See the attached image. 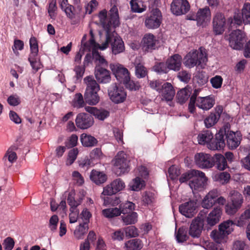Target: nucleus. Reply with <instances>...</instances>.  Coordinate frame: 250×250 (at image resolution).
Masks as SVG:
<instances>
[{
  "label": "nucleus",
  "mask_w": 250,
  "mask_h": 250,
  "mask_svg": "<svg viewBox=\"0 0 250 250\" xmlns=\"http://www.w3.org/2000/svg\"><path fill=\"white\" fill-rule=\"evenodd\" d=\"M57 9L56 0H51L49 3L48 13L50 18L55 20L56 17L55 11Z\"/></svg>",
  "instance_id": "nucleus-52"
},
{
  "label": "nucleus",
  "mask_w": 250,
  "mask_h": 250,
  "mask_svg": "<svg viewBox=\"0 0 250 250\" xmlns=\"http://www.w3.org/2000/svg\"><path fill=\"white\" fill-rule=\"evenodd\" d=\"M241 13L245 19L246 23H250V3L246 2L244 4Z\"/></svg>",
  "instance_id": "nucleus-53"
},
{
  "label": "nucleus",
  "mask_w": 250,
  "mask_h": 250,
  "mask_svg": "<svg viewBox=\"0 0 250 250\" xmlns=\"http://www.w3.org/2000/svg\"><path fill=\"white\" fill-rule=\"evenodd\" d=\"M90 178L95 184L100 185L106 181L107 176L103 172L93 169L91 172Z\"/></svg>",
  "instance_id": "nucleus-32"
},
{
  "label": "nucleus",
  "mask_w": 250,
  "mask_h": 250,
  "mask_svg": "<svg viewBox=\"0 0 250 250\" xmlns=\"http://www.w3.org/2000/svg\"><path fill=\"white\" fill-rule=\"evenodd\" d=\"M102 214L107 218H112L120 215L121 211L117 208H109L103 209Z\"/></svg>",
  "instance_id": "nucleus-44"
},
{
  "label": "nucleus",
  "mask_w": 250,
  "mask_h": 250,
  "mask_svg": "<svg viewBox=\"0 0 250 250\" xmlns=\"http://www.w3.org/2000/svg\"><path fill=\"white\" fill-rule=\"evenodd\" d=\"M210 83L212 86L214 88H220L223 83V78L221 76L216 75L210 79Z\"/></svg>",
  "instance_id": "nucleus-60"
},
{
  "label": "nucleus",
  "mask_w": 250,
  "mask_h": 250,
  "mask_svg": "<svg viewBox=\"0 0 250 250\" xmlns=\"http://www.w3.org/2000/svg\"><path fill=\"white\" fill-rule=\"evenodd\" d=\"M183 60V62H207L208 51L204 46L199 47L198 49H191L184 56Z\"/></svg>",
  "instance_id": "nucleus-5"
},
{
  "label": "nucleus",
  "mask_w": 250,
  "mask_h": 250,
  "mask_svg": "<svg viewBox=\"0 0 250 250\" xmlns=\"http://www.w3.org/2000/svg\"><path fill=\"white\" fill-rule=\"evenodd\" d=\"M4 250H12L15 245L14 239L11 237L6 238L2 243Z\"/></svg>",
  "instance_id": "nucleus-59"
},
{
  "label": "nucleus",
  "mask_w": 250,
  "mask_h": 250,
  "mask_svg": "<svg viewBox=\"0 0 250 250\" xmlns=\"http://www.w3.org/2000/svg\"><path fill=\"white\" fill-rule=\"evenodd\" d=\"M181 5H183L187 10V6L188 5V0H173L170 5V10L172 14L176 16L183 15V11L181 10Z\"/></svg>",
  "instance_id": "nucleus-26"
},
{
  "label": "nucleus",
  "mask_w": 250,
  "mask_h": 250,
  "mask_svg": "<svg viewBox=\"0 0 250 250\" xmlns=\"http://www.w3.org/2000/svg\"><path fill=\"white\" fill-rule=\"evenodd\" d=\"M155 71L159 73H167L169 71L167 63H156L153 67Z\"/></svg>",
  "instance_id": "nucleus-56"
},
{
  "label": "nucleus",
  "mask_w": 250,
  "mask_h": 250,
  "mask_svg": "<svg viewBox=\"0 0 250 250\" xmlns=\"http://www.w3.org/2000/svg\"><path fill=\"white\" fill-rule=\"evenodd\" d=\"M234 226L235 224L231 220H228L219 225L218 230H213L211 235L217 244H211L210 250H222L220 244L224 241L226 236L233 230Z\"/></svg>",
  "instance_id": "nucleus-1"
},
{
  "label": "nucleus",
  "mask_w": 250,
  "mask_h": 250,
  "mask_svg": "<svg viewBox=\"0 0 250 250\" xmlns=\"http://www.w3.org/2000/svg\"><path fill=\"white\" fill-rule=\"evenodd\" d=\"M135 207V204L132 202H126L121 204L119 209L121 211V214L122 213L123 215H125L127 213L133 212Z\"/></svg>",
  "instance_id": "nucleus-43"
},
{
  "label": "nucleus",
  "mask_w": 250,
  "mask_h": 250,
  "mask_svg": "<svg viewBox=\"0 0 250 250\" xmlns=\"http://www.w3.org/2000/svg\"><path fill=\"white\" fill-rule=\"evenodd\" d=\"M223 111V106L220 105H217L214 110L205 119L204 123L206 126L209 128L214 125L220 119Z\"/></svg>",
  "instance_id": "nucleus-17"
},
{
  "label": "nucleus",
  "mask_w": 250,
  "mask_h": 250,
  "mask_svg": "<svg viewBox=\"0 0 250 250\" xmlns=\"http://www.w3.org/2000/svg\"><path fill=\"white\" fill-rule=\"evenodd\" d=\"M196 165L201 168H209L212 167V156L204 153H198L194 156Z\"/></svg>",
  "instance_id": "nucleus-18"
},
{
  "label": "nucleus",
  "mask_w": 250,
  "mask_h": 250,
  "mask_svg": "<svg viewBox=\"0 0 250 250\" xmlns=\"http://www.w3.org/2000/svg\"><path fill=\"white\" fill-rule=\"evenodd\" d=\"M84 101L82 94L78 93L75 94L73 101V106L77 108L83 107L84 106Z\"/></svg>",
  "instance_id": "nucleus-50"
},
{
  "label": "nucleus",
  "mask_w": 250,
  "mask_h": 250,
  "mask_svg": "<svg viewBox=\"0 0 250 250\" xmlns=\"http://www.w3.org/2000/svg\"><path fill=\"white\" fill-rule=\"evenodd\" d=\"M212 167L214 166L219 170H224L228 167L227 161L224 155L216 154L212 157Z\"/></svg>",
  "instance_id": "nucleus-25"
},
{
  "label": "nucleus",
  "mask_w": 250,
  "mask_h": 250,
  "mask_svg": "<svg viewBox=\"0 0 250 250\" xmlns=\"http://www.w3.org/2000/svg\"><path fill=\"white\" fill-rule=\"evenodd\" d=\"M207 211L201 210L199 216L192 220L189 229V234L193 238L200 237L204 227V217L206 215Z\"/></svg>",
  "instance_id": "nucleus-9"
},
{
  "label": "nucleus",
  "mask_w": 250,
  "mask_h": 250,
  "mask_svg": "<svg viewBox=\"0 0 250 250\" xmlns=\"http://www.w3.org/2000/svg\"><path fill=\"white\" fill-rule=\"evenodd\" d=\"M112 52L117 55L124 52L125 50L124 42L119 36L114 37V41L111 43Z\"/></svg>",
  "instance_id": "nucleus-30"
},
{
  "label": "nucleus",
  "mask_w": 250,
  "mask_h": 250,
  "mask_svg": "<svg viewBox=\"0 0 250 250\" xmlns=\"http://www.w3.org/2000/svg\"><path fill=\"white\" fill-rule=\"evenodd\" d=\"M250 219V208L247 209L241 214L238 221V226H243Z\"/></svg>",
  "instance_id": "nucleus-55"
},
{
  "label": "nucleus",
  "mask_w": 250,
  "mask_h": 250,
  "mask_svg": "<svg viewBox=\"0 0 250 250\" xmlns=\"http://www.w3.org/2000/svg\"><path fill=\"white\" fill-rule=\"evenodd\" d=\"M222 214V209L220 207L215 208L207 218V224L211 227L219 222Z\"/></svg>",
  "instance_id": "nucleus-27"
},
{
  "label": "nucleus",
  "mask_w": 250,
  "mask_h": 250,
  "mask_svg": "<svg viewBox=\"0 0 250 250\" xmlns=\"http://www.w3.org/2000/svg\"><path fill=\"white\" fill-rule=\"evenodd\" d=\"M122 218L125 225L134 224L137 222L138 214L135 212L127 213L122 215Z\"/></svg>",
  "instance_id": "nucleus-41"
},
{
  "label": "nucleus",
  "mask_w": 250,
  "mask_h": 250,
  "mask_svg": "<svg viewBox=\"0 0 250 250\" xmlns=\"http://www.w3.org/2000/svg\"><path fill=\"white\" fill-rule=\"evenodd\" d=\"M130 5L131 10L133 12L141 13L145 11L144 8H141L138 2V0H130Z\"/></svg>",
  "instance_id": "nucleus-61"
},
{
  "label": "nucleus",
  "mask_w": 250,
  "mask_h": 250,
  "mask_svg": "<svg viewBox=\"0 0 250 250\" xmlns=\"http://www.w3.org/2000/svg\"><path fill=\"white\" fill-rule=\"evenodd\" d=\"M176 240L178 242L186 241L188 236L187 235V230L183 227L180 228L176 232Z\"/></svg>",
  "instance_id": "nucleus-46"
},
{
  "label": "nucleus",
  "mask_w": 250,
  "mask_h": 250,
  "mask_svg": "<svg viewBox=\"0 0 250 250\" xmlns=\"http://www.w3.org/2000/svg\"><path fill=\"white\" fill-rule=\"evenodd\" d=\"M211 14L209 7L206 6L199 8L196 12V25L202 28L207 27L211 21Z\"/></svg>",
  "instance_id": "nucleus-11"
},
{
  "label": "nucleus",
  "mask_w": 250,
  "mask_h": 250,
  "mask_svg": "<svg viewBox=\"0 0 250 250\" xmlns=\"http://www.w3.org/2000/svg\"><path fill=\"white\" fill-rule=\"evenodd\" d=\"M88 229V225L86 223H80L74 231L75 237L77 239H83L84 235Z\"/></svg>",
  "instance_id": "nucleus-40"
},
{
  "label": "nucleus",
  "mask_w": 250,
  "mask_h": 250,
  "mask_svg": "<svg viewBox=\"0 0 250 250\" xmlns=\"http://www.w3.org/2000/svg\"><path fill=\"white\" fill-rule=\"evenodd\" d=\"M75 123L78 128L85 129L89 128L93 125L94 120L91 115L85 113H80L76 117Z\"/></svg>",
  "instance_id": "nucleus-15"
},
{
  "label": "nucleus",
  "mask_w": 250,
  "mask_h": 250,
  "mask_svg": "<svg viewBox=\"0 0 250 250\" xmlns=\"http://www.w3.org/2000/svg\"><path fill=\"white\" fill-rule=\"evenodd\" d=\"M91 216L90 212L87 208H84L79 216L83 220V223H86V224L88 225Z\"/></svg>",
  "instance_id": "nucleus-64"
},
{
  "label": "nucleus",
  "mask_w": 250,
  "mask_h": 250,
  "mask_svg": "<svg viewBox=\"0 0 250 250\" xmlns=\"http://www.w3.org/2000/svg\"><path fill=\"white\" fill-rule=\"evenodd\" d=\"M78 154V150L77 148L71 149L68 154V158L66 162V165H71L76 159Z\"/></svg>",
  "instance_id": "nucleus-54"
},
{
  "label": "nucleus",
  "mask_w": 250,
  "mask_h": 250,
  "mask_svg": "<svg viewBox=\"0 0 250 250\" xmlns=\"http://www.w3.org/2000/svg\"><path fill=\"white\" fill-rule=\"evenodd\" d=\"M125 236L128 238L136 237L138 236V229L134 226H130L124 229Z\"/></svg>",
  "instance_id": "nucleus-48"
},
{
  "label": "nucleus",
  "mask_w": 250,
  "mask_h": 250,
  "mask_svg": "<svg viewBox=\"0 0 250 250\" xmlns=\"http://www.w3.org/2000/svg\"><path fill=\"white\" fill-rule=\"evenodd\" d=\"M92 56H93V60H95V62H107L104 58L101 56V53L98 51V49L93 48L92 49Z\"/></svg>",
  "instance_id": "nucleus-57"
},
{
  "label": "nucleus",
  "mask_w": 250,
  "mask_h": 250,
  "mask_svg": "<svg viewBox=\"0 0 250 250\" xmlns=\"http://www.w3.org/2000/svg\"><path fill=\"white\" fill-rule=\"evenodd\" d=\"M145 186V182L140 177H137L132 181L131 188L132 190L139 191Z\"/></svg>",
  "instance_id": "nucleus-51"
},
{
  "label": "nucleus",
  "mask_w": 250,
  "mask_h": 250,
  "mask_svg": "<svg viewBox=\"0 0 250 250\" xmlns=\"http://www.w3.org/2000/svg\"><path fill=\"white\" fill-rule=\"evenodd\" d=\"M228 132L225 134L226 145L230 149L236 148L240 145L241 141V135L239 132H234L228 129Z\"/></svg>",
  "instance_id": "nucleus-14"
},
{
  "label": "nucleus",
  "mask_w": 250,
  "mask_h": 250,
  "mask_svg": "<svg viewBox=\"0 0 250 250\" xmlns=\"http://www.w3.org/2000/svg\"><path fill=\"white\" fill-rule=\"evenodd\" d=\"M169 177L174 180L180 174V170L174 165L171 166L168 170Z\"/></svg>",
  "instance_id": "nucleus-62"
},
{
  "label": "nucleus",
  "mask_w": 250,
  "mask_h": 250,
  "mask_svg": "<svg viewBox=\"0 0 250 250\" xmlns=\"http://www.w3.org/2000/svg\"><path fill=\"white\" fill-rule=\"evenodd\" d=\"M247 40L246 34L240 29L232 30L229 34V46L234 50H242Z\"/></svg>",
  "instance_id": "nucleus-3"
},
{
  "label": "nucleus",
  "mask_w": 250,
  "mask_h": 250,
  "mask_svg": "<svg viewBox=\"0 0 250 250\" xmlns=\"http://www.w3.org/2000/svg\"><path fill=\"white\" fill-rule=\"evenodd\" d=\"M59 3L61 9L65 12L67 17L71 20L73 19L75 17L74 11L75 7L69 4L68 0H59Z\"/></svg>",
  "instance_id": "nucleus-29"
},
{
  "label": "nucleus",
  "mask_w": 250,
  "mask_h": 250,
  "mask_svg": "<svg viewBox=\"0 0 250 250\" xmlns=\"http://www.w3.org/2000/svg\"><path fill=\"white\" fill-rule=\"evenodd\" d=\"M163 99L167 101H171L175 95V91L172 84L168 82L163 84L162 88L159 92Z\"/></svg>",
  "instance_id": "nucleus-24"
},
{
  "label": "nucleus",
  "mask_w": 250,
  "mask_h": 250,
  "mask_svg": "<svg viewBox=\"0 0 250 250\" xmlns=\"http://www.w3.org/2000/svg\"><path fill=\"white\" fill-rule=\"evenodd\" d=\"M78 140V136L75 134L72 135L67 141L65 142V146L68 148H72L77 144Z\"/></svg>",
  "instance_id": "nucleus-63"
},
{
  "label": "nucleus",
  "mask_w": 250,
  "mask_h": 250,
  "mask_svg": "<svg viewBox=\"0 0 250 250\" xmlns=\"http://www.w3.org/2000/svg\"><path fill=\"white\" fill-rule=\"evenodd\" d=\"M196 204L192 201L186 202L179 207L180 212L188 218L193 217L196 213Z\"/></svg>",
  "instance_id": "nucleus-22"
},
{
  "label": "nucleus",
  "mask_w": 250,
  "mask_h": 250,
  "mask_svg": "<svg viewBox=\"0 0 250 250\" xmlns=\"http://www.w3.org/2000/svg\"><path fill=\"white\" fill-rule=\"evenodd\" d=\"M142 43L145 50L149 51L154 50L156 45L155 37L151 33L146 34L142 39Z\"/></svg>",
  "instance_id": "nucleus-28"
},
{
  "label": "nucleus",
  "mask_w": 250,
  "mask_h": 250,
  "mask_svg": "<svg viewBox=\"0 0 250 250\" xmlns=\"http://www.w3.org/2000/svg\"><path fill=\"white\" fill-rule=\"evenodd\" d=\"M108 94L110 100L116 104L124 103L127 97L125 88L116 83H112L108 87Z\"/></svg>",
  "instance_id": "nucleus-6"
},
{
  "label": "nucleus",
  "mask_w": 250,
  "mask_h": 250,
  "mask_svg": "<svg viewBox=\"0 0 250 250\" xmlns=\"http://www.w3.org/2000/svg\"><path fill=\"white\" fill-rule=\"evenodd\" d=\"M192 174H193V177L189 182L190 188L197 190L204 188L208 180L205 174L201 171L193 169Z\"/></svg>",
  "instance_id": "nucleus-12"
},
{
  "label": "nucleus",
  "mask_w": 250,
  "mask_h": 250,
  "mask_svg": "<svg viewBox=\"0 0 250 250\" xmlns=\"http://www.w3.org/2000/svg\"><path fill=\"white\" fill-rule=\"evenodd\" d=\"M162 21V13L159 9L156 8L152 9L150 16L146 18L145 24L147 29H156L160 26Z\"/></svg>",
  "instance_id": "nucleus-10"
},
{
  "label": "nucleus",
  "mask_w": 250,
  "mask_h": 250,
  "mask_svg": "<svg viewBox=\"0 0 250 250\" xmlns=\"http://www.w3.org/2000/svg\"><path fill=\"white\" fill-rule=\"evenodd\" d=\"M215 104V100L211 96L198 97L196 102V106L204 110H208Z\"/></svg>",
  "instance_id": "nucleus-23"
},
{
  "label": "nucleus",
  "mask_w": 250,
  "mask_h": 250,
  "mask_svg": "<svg viewBox=\"0 0 250 250\" xmlns=\"http://www.w3.org/2000/svg\"><path fill=\"white\" fill-rule=\"evenodd\" d=\"M227 20L224 13L217 12L212 20V31L215 36L222 35L225 31Z\"/></svg>",
  "instance_id": "nucleus-8"
},
{
  "label": "nucleus",
  "mask_w": 250,
  "mask_h": 250,
  "mask_svg": "<svg viewBox=\"0 0 250 250\" xmlns=\"http://www.w3.org/2000/svg\"><path fill=\"white\" fill-rule=\"evenodd\" d=\"M129 162L126 159V155L123 151H120L116 156L115 166L120 170L118 174L125 173L129 170Z\"/></svg>",
  "instance_id": "nucleus-19"
},
{
  "label": "nucleus",
  "mask_w": 250,
  "mask_h": 250,
  "mask_svg": "<svg viewBox=\"0 0 250 250\" xmlns=\"http://www.w3.org/2000/svg\"><path fill=\"white\" fill-rule=\"evenodd\" d=\"M231 202L225 207L226 212L228 214H235L241 208L243 202L242 195L237 191H232L230 193Z\"/></svg>",
  "instance_id": "nucleus-7"
},
{
  "label": "nucleus",
  "mask_w": 250,
  "mask_h": 250,
  "mask_svg": "<svg viewBox=\"0 0 250 250\" xmlns=\"http://www.w3.org/2000/svg\"><path fill=\"white\" fill-rule=\"evenodd\" d=\"M75 191L72 190L69 193L67 198V203L70 206V211H74V209H76L77 207L80 205L82 202V198H80L79 199L76 200L75 199Z\"/></svg>",
  "instance_id": "nucleus-38"
},
{
  "label": "nucleus",
  "mask_w": 250,
  "mask_h": 250,
  "mask_svg": "<svg viewBox=\"0 0 250 250\" xmlns=\"http://www.w3.org/2000/svg\"><path fill=\"white\" fill-rule=\"evenodd\" d=\"M110 68L120 83H123L125 81L128 80L130 76L128 70L120 63H110Z\"/></svg>",
  "instance_id": "nucleus-13"
},
{
  "label": "nucleus",
  "mask_w": 250,
  "mask_h": 250,
  "mask_svg": "<svg viewBox=\"0 0 250 250\" xmlns=\"http://www.w3.org/2000/svg\"><path fill=\"white\" fill-rule=\"evenodd\" d=\"M30 54L28 57L29 62H42L41 59L38 57L39 45L36 37L31 36L29 40Z\"/></svg>",
  "instance_id": "nucleus-20"
},
{
  "label": "nucleus",
  "mask_w": 250,
  "mask_h": 250,
  "mask_svg": "<svg viewBox=\"0 0 250 250\" xmlns=\"http://www.w3.org/2000/svg\"><path fill=\"white\" fill-rule=\"evenodd\" d=\"M227 22L229 24V30L232 27V24H236L238 26L242 25L243 23L245 24H248L246 23L245 19L243 18L242 13H234L233 18L229 17L228 18Z\"/></svg>",
  "instance_id": "nucleus-34"
},
{
  "label": "nucleus",
  "mask_w": 250,
  "mask_h": 250,
  "mask_svg": "<svg viewBox=\"0 0 250 250\" xmlns=\"http://www.w3.org/2000/svg\"><path fill=\"white\" fill-rule=\"evenodd\" d=\"M125 247L127 250H140L143 247V244L140 239H133L125 242Z\"/></svg>",
  "instance_id": "nucleus-39"
},
{
  "label": "nucleus",
  "mask_w": 250,
  "mask_h": 250,
  "mask_svg": "<svg viewBox=\"0 0 250 250\" xmlns=\"http://www.w3.org/2000/svg\"><path fill=\"white\" fill-rule=\"evenodd\" d=\"M213 139L212 133L208 130H203L198 136V141L199 144L207 145L208 148V145Z\"/></svg>",
  "instance_id": "nucleus-33"
},
{
  "label": "nucleus",
  "mask_w": 250,
  "mask_h": 250,
  "mask_svg": "<svg viewBox=\"0 0 250 250\" xmlns=\"http://www.w3.org/2000/svg\"><path fill=\"white\" fill-rule=\"evenodd\" d=\"M81 141L82 145L86 147H92L98 143L97 140L90 135L83 133L81 136Z\"/></svg>",
  "instance_id": "nucleus-36"
},
{
  "label": "nucleus",
  "mask_w": 250,
  "mask_h": 250,
  "mask_svg": "<svg viewBox=\"0 0 250 250\" xmlns=\"http://www.w3.org/2000/svg\"><path fill=\"white\" fill-rule=\"evenodd\" d=\"M84 81L86 84L84 94V100L90 105H95L100 100V97L97 93L100 90V86L92 77H85Z\"/></svg>",
  "instance_id": "nucleus-2"
},
{
  "label": "nucleus",
  "mask_w": 250,
  "mask_h": 250,
  "mask_svg": "<svg viewBox=\"0 0 250 250\" xmlns=\"http://www.w3.org/2000/svg\"><path fill=\"white\" fill-rule=\"evenodd\" d=\"M214 180L217 182H219L222 185L227 184L229 182L230 175L228 172H221L218 173L214 176Z\"/></svg>",
  "instance_id": "nucleus-42"
},
{
  "label": "nucleus",
  "mask_w": 250,
  "mask_h": 250,
  "mask_svg": "<svg viewBox=\"0 0 250 250\" xmlns=\"http://www.w3.org/2000/svg\"><path fill=\"white\" fill-rule=\"evenodd\" d=\"M125 188L124 182L120 178L116 179L104 188L102 194L104 195H112L122 190Z\"/></svg>",
  "instance_id": "nucleus-16"
},
{
  "label": "nucleus",
  "mask_w": 250,
  "mask_h": 250,
  "mask_svg": "<svg viewBox=\"0 0 250 250\" xmlns=\"http://www.w3.org/2000/svg\"><path fill=\"white\" fill-rule=\"evenodd\" d=\"M110 20L112 22L113 27L116 28L120 25L118 9L116 5H114L109 10Z\"/></svg>",
  "instance_id": "nucleus-37"
},
{
  "label": "nucleus",
  "mask_w": 250,
  "mask_h": 250,
  "mask_svg": "<svg viewBox=\"0 0 250 250\" xmlns=\"http://www.w3.org/2000/svg\"><path fill=\"white\" fill-rule=\"evenodd\" d=\"M95 75L97 80L100 83H106L111 80L109 71L102 67L100 63L95 66Z\"/></svg>",
  "instance_id": "nucleus-21"
},
{
  "label": "nucleus",
  "mask_w": 250,
  "mask_h": 250,
  "mask_svg": "<svg viewBox=\"0 0 250 250\" xmlns=\"http://www.w3.org/2000/svg\"><path fill=\"white\" fill-rule=\"evenodd\" d=\"M147 74L146 68L142 63H137L135 66V75L138 78L145 77Z\"/></svg>",
  "instance_id": "nucleus-49"
},
{
  "label": "nucleus",
  "mask_w": 250,
  "mask_h": 250,
  "mask_svg": "<svg viewBox=\"0 0 250 250\" xmlns=\"http://www.w3.org/2000/svg\"><path fill=\"white\" fill-rule=\"evenodd\" d=\"M191 94V89L189 87H187L179 91L177 94V102L180 104L185 103L189 98Z\"/></svg>",
  "instance_id": "nucleus-35"
},
{
  "label": "nucleus",
  "mask_w": 250,
  "mask_h": 250,
  "mask_svg": "<svg viewBox=\"0 0 250 250\" xmlns=\"http://www.w3.org/2000/svg\"><path fill=\"white\" fill-rule=\"evenodd\" d=\"M86 110L92 114L95 118L100 120H104L109 116V112L104 109H98L94 107L88 106L85 108Z\"/></svg>",
  "instance_id": "nucleus-31"
},
{
  "label": "nucleus",
  "mask_w": 250,
  "mask_h": 250,
  "mask_svg": "<svg viewBox=\"0 0 250 250\" xmlns=\"http://www.w3.org/2000/svg\"><path fill=\"white\" fill-rule=\"evenodd\" d=\"M24 47V42L22 41L19 39H15L14 44L12 46L13 52L16 55L19 54L18 50H22Z\"/></svg>",
  "instance_id": "nucleus-58"
},
{
  "label": "nucleus",
  "mask_w": 250,
  "mask_h": 250,
  "mask_svg": "<svg viewBox=\"0 0 250 250\" xmlns=\"http://www.w3.org/2000/svg\"><path fill=\"white\" fill-rule=\"evenodd\" d=\"M155 194L151 191H145L143 195L142 201L145 205H150L155 200Z\"/></svg>",
  "instance_id": "nucleus-47"
},
{
  "label": "nucleus",
  "mask_w": 250,
  "mask_h": 250,
  "mask_svg": "<svg viewBox=\"0 0 250 250\" xmlns=\"http://www.w3.org/2000/svg\"><path fill=\"white\" fill-rule=\"evenodd\" d=\"M230 129V125L227 123L220 128L208 145V148L211 150H221L226 146L225 134Z\"/></svg>",
  "instance_id": "nucleus-4"
},
{
  "label": "nucleus",
  "mask_w": 250,
  "mask_h": 250,
  "mask_svg": "<svg viewBox=\"0 0 250 250\" xmlns=\"http://www.w3.org/2000/svg\"><path fill=\"white\" fill-rule=\"evenodd\" d=\"M123 83L127 89L130 91L138 90L140 87L139 83L138 81L131 80L130 76L129 77L128 80L127 79L126 81H125Z\"/></svg>",
  "instance_id": "nucleus-45"
}]
</instances>
